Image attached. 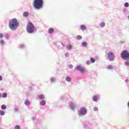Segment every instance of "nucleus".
Listing matches in <instances>:
<instances>
[{"instance_id":"nucleus-1","label":"nucleus","mask_w":129,"mask_h":129,"mask_svg":"<svg viewBox=\"0 0 129 129\" xmlns=\"http://www.w3.org/2000/svg\"><path fill=\"white\" fill-rule=\"evenodd\" d=\"M20 25V23H19V21H18V19L16 18H13L10 20L9 22V27L10 30L12 31H16L19 28V26Z\"/></svg>"},{"instance_id":"nucleus-2","label":"nucleus","mask_w":129,"mask_h":129,"mask_svg":"<svg viewBox=\"0 0 129 129\" xmlns=\"http://www.w3.org/2000/svg\"><path fill=\"white\" fill-rule=\"evenodd\" d=\"M44 1L43 0H34L33 2V7L36 10H40L43 8Z\"/></svg>"},{"instance_id":"nucleus-3","label":"nucleus","mask_w":129,"mask_h":129,"mask_svg":"<svg viewBox=\"0 0 129 129\" xmlns=\"http://www.w3.org/2000/svg\"><path fill=\"white\" fill-rule=\"evenodd\" d=\"M26 30L29 34H33V33H34V31H35V26L32 22H28L26 27Z\"/></svg>"},{"instance_id":"nucleus-4","label":"nucleus","mask_w":129,"mask_h":129,"mask_svg":"<svg viewBox=\"0 0 129 129\" xmlns=\"http://www.w3.org/2000/svg\"><path fill=\"white\" fill-rule=\"evenodd\" d=\"M120 57L123 59V60H129V53L126 50H123L121 54Z\"/></svg>"},{"instance_id":"nucleus-5","label":"nucleus","mask_w":129,"mask_h":129,"mask_svg":"<svg viewBox=\"0 0 129 129\" xmlns=\"http://www.w3.org/2000/svg\"><path fill=\"white\" fill-rule=\"evenodd\" d=\"M115 59V56H114L113 52L109 51L107 53V60H108L109 61H114Z\"/></svg>"},{"instance_id":"nucleus-6","label":"nucleus","mask_w":129,"mask_h":129,"mask_svg":"<svg viewBox=\"0 0 129 129\" xmlns=\"http://www.w3.org/2000/svg\"><path fill=\"white\" fill-rule=\"evenodd\" d=\"M87 113V109L84 107L81 108L79 112V115L81 116L82 115H86Z\"/></svg>"},{"instance_id":"nucleus-7","label":"nucleus","mask_w":129,"mask_h":129,"mask_svg":"<svg viewBox=\"0 0 129 129\" xmlns=\"http://www.w3.org/2000/svg\"><path fill=\"white\" fill-rule=\"evenodd\" d=\"M76 70H77V71H79V72H81L82 73H84V72H85V68L82 67V66L80 64L76 67Z\"/></svg>"},{"instance_id":"nucleus-8","label":"nucleus","mask_w":129,"mask_h":129,"mask_svg":"<svg viewBox=\"0 0 129 129\" xmlns=\"http://www.w3.org/2000/svg\"><path fill=\"white\" fill-rule=\"evenodd\" d=\"M91 126V124L89 122L86 121L84 123V127L86 129H88Z\"/></svg>"},{"instance_id":"nucleus-9","label":"nucleus","mask_w":129,"mask_h":129,"mask_svg":"<svg viewBox=\"0 0 129 129\" xmlns=\"http://www.w3.org/2000/svg\"><path fill=\"white\" fill-rule=\"evenodd\" d=\"M69 104H70V107L71 109H72V110H74V109L75 108V106H76V104H75L72 102H70Z\"/></svg>"},{"instance_id":"nucleus-10","label":"nucleus","mask_w":129,"mask_h":129,"mask_svg":"<svg viewBox=\"0 0 129 129\" xmlns=\"http://www.w3.org/2000/svg\"><path fill=\"white\" fill-rule=\"evenodd\" d=\"M72 80V79L71 78V77L69 76H67L66 78V81L67 82H71Z\"/></svg>"},{"instance_id":"nucleus-11","label":"nucleus","mask_w":129,"mask_h":129,"mask_svg":"<svg viewBox=\"0 0 129 129\" xmlns=\"http://www.w3.org/2000/svg\"><path fill=\"white\" fill-rule=\"evenodd\" d=\"M38 98L41 100H43V99H45V97L44 96V95L41 94L38 95Z\"/></svg>"},{"instance_id":"nucleus-12","label":"nucleus","mask_w":129,"mask_h":129,"mask_svg":"<svg viewBox=\"0 0 129 129\" xmlns=\"http://www.w3.org/2000/svg\"><path fill=\"white\" fill-rule=\"evenodd\" d=\"M23 17H24L25 18H27L28 17H29V12H24L23 13Z\"/></svg>"},{"instance_id":"nucleus-13","label":"nucleus","mask_w":129,"mask_h":129,"mask_svg":"<svg viewBox=\"0 0 129 129\" xmlns=\"http://www.w3.org/2000/svg\"><path fill=\"white\" fill-rule=\"evenodd\" d=\"M54 31L55 30H54L53 28H49L48 29V33H49V34H52V33H54Z\"/></svg>"},{"instance_id":"nucleus-14","label":"nucleus","mask_w":129,"mask_h":129,"mask_svg":"<svg viewBox=\"0 0 129 129\" xmlns=\"http://www.w3.org/2000/svg\"><path fill=\"white\" fill-rule=\"evenodd\" d=\"M40 105H41L42 106H44V105H46V101L45 100H41L40 101Z\"/></svg>"},{"instance_id":"nucleus-15","label":"nucleus","mask_w":129,"mask_h":129,"mask_svg":"<svg viewBox=\"0 0 129 129\" xmlns=\"http://www.w3.org/2000/svg\"><path fill=\"white\" fill-rule=\"evenodd\" d=\"M92 98H93V101L96 102L97 101V100H98V97H97V96H93Z\"/></svg>"},{"instance_id":"nucleus-16","label":"nucleus","mask_w":129,"mask_h":129,"mask_svg":"<svg viewBox=\"0 0 129 129\" xmlns=\"http://www.w3.org/2000/svg\"><path fill=\"white\" fill-rule=\"evenodd\" d=\"M25 104L27 106H28V105H30V101L29 100H26L25 101Z\"/></svg>"},{"instance_id":"nucleus-17","label":"nucleus","mask_w":129,"mask_h":129,"mask_svg":"<svg viewBox=\"0 0 129 129\" xmlns=\"http://www.w3.org/2000/svg\"><path fill=\"white\" fill-rule=\"evenodd\" d=\"M81 29H82L83 31H85L86 30V26L85 25H81Z\"/></svg>"},{"instance_id":"nucleus-18","label":"nucleus","mask_w":129,"mask_h":129,"mask_svg":"<svg viewBox=\"0 0 129 129\" xmlns=\"http://www.w3.org/2000/svg\"><path fill=\"white\" fill-rule=\"evenodd\" d=\"M2 97H3V98H6L8 97V94H7V93H3L2 95Z\"/></svg>"},{"instance_id":"nucleus-19","label":"nucleus","mask_w":129,"mask_h":129,"mask_svg":"<svg viewBox=\"0 0 129 129\" xmlns=\"http://www.w3.org/2000/svg\"><path fill=\"white\" fill-rule=\"evenodd\" d=\"M1 109H3V110L7 109V106L5 104L1 105Z\"/></svg>"},{"instance_id":"nucleus-20","label":"nucleus","mask_w":129,"mask_h":129,"mask_svg":"<svg viewBox=\"0 0 129 129\" xmlns=\"http://www.w3.org/2000/svg\"><path fill=\"white\" fill-rule=\"evenodd\" d=\"M82 46H83V47H87V42H83L82 43Z\"/></svg>"},{"instance_id":"nucleus-21","label":"nucleus","mask_w":129,"mask_h":129,"mask_svg":"<svg viewBox=\"0 0 129 129\" xmlns=\"http://www.w3.org/2000/svg\"><path fill=\"white\" fill-rule=\"evenodd\" d=\"M67 48L68 50H71V49H72V45H67Z\"/></svg>"},{"instance_id":"nucleus-22","label":"nucleus","mask_w":129,"mask_h":129,"mask_svg":"<svg viewBox=\"0 0 129 129\" xmlns=\"http://www.w3.org/2000/svg\"><path fill=\"white\" fill-rule=\"evenodd\" d=\"M90 61H91V63H94L95 62V58H94L93 57H91Z\"/></svg>"},{"instance_id":"nucleus-23","label":"nucleus","mask_w":129,"mask_h":129,"mask_svg":"<svg viewBox=\"0 0 129 129\" xmlns=\"http://www.w3.org/2000/svg\"><path fill=\"white\" fill-rule=\"evenodd\" d=\"M50 81L51 83L55 82L56 81V78H51Z\"/></svg>"},{"instance_id":"nucleus-24","label":"nucleus","mask_w":129,"mask_h":129,"mask_svg":"<svg viewBox=\"0 0 129 129\" xmlns=\"http://www.w3.org/2000/svg\"><path fill=\"white\" fill-rule=\"evenodd\" d=\"M124 6L125 8H128V7H129L128 3H127V2L125 3L124 4Z\"/></svg>"},{"instance_id":"nucleus-25","label":"nucleus","mask_w":129,"mask_h":129,"mask_svg":"<svg viewBox=\"0 0 129 129\" xmlns=\"http://www.w3.org/2000/svg\"><path fill=\"white\" fill-rule=\"evenodd\" d=\"M4 44H5V41H4V40H0V45H1V46H4Z\"/></svg>"},{"instance_id":"nucleus-26","label":"nucleus","mask_w":129,"mask_h":129,"mask_svg":"<svg viewBox=\"0 0 129 129\" xmlns=\"http://www.w3.org/2000/svg\"><path fill=\"white\" fill-rule=\"evenodd\" d=\"M100 26H101V28H103V27H105V23L104 22H102L100 24Z\"/></svg>"},{"instance_id":"nucleus-27","label":"nucleus","mask_w":129,"mask_h":129,"mask_svg":"<svg viewBox=\"0 0 129 129\" xmlns=\"http://www.w3.org/2000/svg\"><path fill=\"white\" fill-rule=\"evenodd\" d=\"M77 40H81V39H82V36H81V35H78L77 36Z\"/></svg>"},{"instance_id":"nucleus-28","label":"nucleus","mask_w":129,"mask_h":129,"mask_svg":"<svg viewBox=\"0 0 129 129\" xmlns=\"http://www.w3.org/2000/svg\"><path fill=\"white\" fill-rule=\"evenodd\" d=\"M19 48H20V49H24V48H25V45H24V44H21V45H20Z\"/></svg>"},{"instance_id":"nucleus-29","label":"nucleus","mask_w":129,"mask_h":129,"mask_svg":"<svg viewBox=\"0 0 129 129\" xmlns=\"http://www.w3.org/2000/svg\"><path fill=\"white\" fill-rule=\"evenodd\" d=\"M0 115H5V111H0Z\"/></svg>"},{"instance_id":"nucleus-30","label":"nucleus","mask_w":129,"mask_h":129,"mask_svg":"<svg viewBox=\"0 0 129 129\" xmlns=\"http://www.w3.org/2000/svg\"><path fill=\"white\" fill-rule=\"evenodd\" d=\"M125 66H126V67H129V61H126L125 62Z\"/></svg>"},{"instance_id":"nucleus-31","label":"nucleus","mask_w":129,"mask_h":129,"mask_svg":"<svg viewBox=\"0 0 129 129\" xmlns=\"http://www.w3.org/2000/svg\"><path fill=\"white\" fill-rule=\"evenodd\" d=\"M107 69H109V70H112V66L111 65L108 66Z\"/></svg>"},{"instance_id":"nucleus-32","label":"nucleus","mask_w":129,"mask_h":129,"mask_svg":"<svg viewBox=\"0 0 129 129\" xmlns=\"http://www.w3.org/2000/svg\"><path fill=\"white\" fill-rule=\"evenodd\" d=\"M15 129H21L20 125H17L15 126Z\"/></svg>"},{"instance_id":"nucleus-33","label":"nucleus","mask_w":129,"mask_h":129,"mask_svg":"<svg viewBox=\"0 0 129 129\" xmlns=\"http://www.w3.org/2000/svg\"><path fill=\"white\" fill-rule=\"evenodd\" d=\"M86 64L87 65H90V64H91V61H90V60H87L86 61Z\"/></svg>"},{"instance_id":"nucleus-34","label":"nucleus","mask_w":129,"mask_h":129,"mask_svg":"<svg viewBox=\"0 0 129 129\" xmlns=\"http://www.w3.org/2000/svg\"><path fill=\"white\" fill-rule=\"evenodd\" d=\"M94 111H98V107H95L94 108Z\"/></svg>"},{"instance_id":"nucleus-35","label":"nucleus","mask_w":129,"mask_h":129,"mask_svg":"<svg viewBox=\"0 0 129 129\" xmlns=\"http://www.w3.org/2000/svg\"><path fill=\"white\" fill-rule=\"evenodd\" d=\"M69 69H73V65L70 64L69 66Z\"/></svg>"},{"instance_id":"nucleus-36","label":"nucleus","mask_w":129,"mask_h":129,"mask_svg":"<svg viewBox=\"0 0 129 129\" xmlns=\"http://www.w3.org/2000/svg\"><path fill=\"white\" fill-rule=\"evenodd\" d=\"M2 38H4V34L0 33V39H2Z\"/></svg>"},{"instance_id":"nucleus-37","label":"nucleus","mask_w":129,"mask_h":129,"mask_svg":"<svg viewBox=\"0 0 129 129\" xmlns=\"http://www.w3.org/2000/svg\"><path fill=\"white\" fill-rule=\"evenodd\" d=\"M65 57H69V53H66L65 54Z\"/></svg>"},{"instance_id":"nucleus-38","label":"nucleus","mask_w":129,"mask_h":129,"mask_svg":"<svg viewBox=\"0 0 129 129\" xmlns=\"http://www.w3.org/2000/svg\"><path fill=\"white\" fill-rule=\"evenodd\" d=\"M15 111H16V112L19 111V109L18 108H15Z\"/></svg>"},{"instance_id":"nucleus-39","label":"nucleus","mask_w":129,"mask_h":129,"mask_svg":"<svg viewBox=\"0 0 129 129\" xmlns=\"http://www.w3.org/2000/svg\"><path fill=\"white\" fill-rule=\"evenodd\" d=\"M32 120H36V117H32Z\"/></svg>"},{"instance_id":"nucleus-40","label":"nucleus","mask_w":129,"mask_h":129,"mask_svg":"<svg viewBox=\"0 0 129 129\" xmlns=\"http://www.w3.org/2000/svg\"><path fill=\"white\" fill-rule=\"evenodd\" d=\"M64 97H65V96H61L60 97V99H64Z\"/></svg>"},{"instance_id":"nucleus-41","label":"nucleus","mask_w":129,"mask_h":129,"mask_svg":"<svg viewBox=\"0 0 129 129\" xmlns=\"http://www.w3.org/2000/svg\"><path fill=\"white\" fill-rule=\"evenodd\" d=\"M5 38H7V39H9V34H7L5 35Z\"/></svg>"},{"instance_id":"nucleus-42","label":"nucleus","mask_w":129,"mask_h":129,"mask_svg":"<svg viewBox=\"0 0 129 129\" xmlns=\"http://www.w3.org/2000/svg\"><path fill=\"white\" fill-rule=\"evenodd\" d=\"M3 80V76H0V81H2Z\"/></svg>"},{"instance_id":"nucleus-43","label":"nucleus","mask_w":129,"mask_h":129,"mask_svg":"<svg viewBox=\"0 0 129 129\" xmlns=\"http://www.w3.org/2000/svg\"><path fill=\"white\" fill-rule=\"evenodd\" d=\"M125 82H126V83H127L128 82V79H126L125 80Z\"/></svg>"},{"instance_id":"nucleus-44","label":"nucleus","mask_w":129,"mask_h":129,"mask_svg":"<svg viewBox=\"0 0 129 129\" xmlns=\"http://www.w3.org/2000/svg\"><path fill=\"white\" fill-rule=\"evenodd\" d=\"M61 44L62 46H63V47H65V44H64V43H61Z\"/></svg>"},{"instance_id":"nucleus-45","label":"nucleus","mask_w":129,"mask_h":129,"mask_svg":"<svg viewBox=\"0 0 129 129\" xmlns=\"http://www.w3.org/2000/svg\"><path fill=\"white\" fill-rule=\"evenodd\" d=\"M127 107H128V108H129V101L127 102Z\"/></svg>"},{"instance_id":"nucleus-46","label":"nucleus","mask_w":129,"mask_h":129,"mask_svg":"<svg viewBox=\"0 0 129 129\" xmlns=\"http://www.w3.org/2000/svg\"><path fill=\"white\" fill-rule=\"evenodd\" d=\"M2 97V94L0 93V98Z\"/></svg>"}]
</instances>
